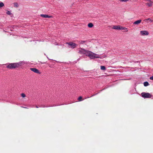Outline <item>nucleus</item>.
I'll list each match as a JSON object with an SVG mask.
<instances>
[{
    "label": "nucleus",
    "mask_w": 153,
    "mask_h": 153,
    "mask_svg": "<svg viewBox=\"0 0 153 153\" xmlns=\"http://www.w3.org/2000/svg\"><path fill=\"white\" fill-rule=\"evenodd\" d=\"M86 56H88L91 59L95 58H100L102 59L106 57V56L105 55L101 56L100 55L96 54L89 51H88Z\"/></svg>",
    "instance_id": "obj_1"
},
{
    "label": "nucleus",
    "mask_w": 153,
    "mask_h": 153,
    "mask_svg": "<svg viewBox=\"0 0 153 153\" xmlns=\"http://www.w3.org/2000/svg\"><path fill=\"white\" fill-rule=\"evenodd\" d=\"M120 1L122 2H126L128 1L129 0H119Z\"/></svg>",
    "instance_id": "obj_23"
},
{
    "label": "nucleus",
    "mask_w": 153,
    "mask_h": 153,
    "mask_svg": "<svg viewBox=\"0 0 153 153\" xmlns=\"http://www.w3.org/2000/svg\"><path fill=\"white\" fill-rule=\"evenodd\" d=\"M19 64H20V65L24 64H25V63L23 62H20Z\"/></svg>",
    "instance_id": "obj_24"
},
{
    "label": "nucleus",
    "mask_w": 153,
    "mask_h": 153,
    "mask_svg": "<svg viewBox=\"0 0 153 153\" xmlns=\"http://www.w3.org/2000/svg\"><path fill=\"white\" fill-rule=\"evenodd\" d=\"M112 28L116 30H125L127 29L125 27H123L119 25L114 26Z\"/></svg>",
    "instance_id": "obj_5"
},
{
    "label": "nucleus",
    "mask_w": 153,
    "mask_h": 153,
    "mask_svg": "<svg viewBox=\"0 0 153 153\" xmlns=\"http://www.w3.org/2000/svg\"><path fill=\"white\" fill-rule=\"evenodd\" d=\"M144 85L145 86H147L149 85V82L147 81L143 83Z\"/></svg>",
    "instance_id": "obj_12"
},
{
    "label": "nucleus",
    "mask_w": 153,
    "mask_h": 153,
    "mask_svg": "<svg viewBox=\"0 0 153 153\" xmlns=\"http://www.w3.org/2000/svg\"><path fill=\"white\" fill-rule=\"evenodd\" d=\"M19 66V64L18 63H14L8 64L6 67L9 69H12L17 68Z\"/></svg>",
    "instance_id": "obj_2"
},
{
    "label": "nucleus",
    "mask_w": 153,
    "mask_h": 153,
    "mask_svg": "<svg viewBox=\"0 0 153 153\" xmlns=\"http://www.w3.org/2000/svg\"><path fill=\"white\" fill-rule=\"evenodd\" d=\"M21 107H22V108H24V107H23L22 106H21ZM24 108H26V107H24Z\"/></svg>",
    "instance_id": "obj_27"
},
{
    "label": "nucleus",
    "mask_w": 153,
    "mask_h": 153,
    "mask_svg": "<svg viewBox=\"0 0 153 153\" xmlns=\"http://www.w3.org/2000/svg\"><path fill=\"white\" fill-rule=\"evenodd\" d=\"M145 21H148V20H149V21L151 22H153V20H152L151 19H150V18H149L148 19H146L145 20Z\"/></svg>",
    "instance_id": "obj_19"
},
{
    "label": "nucleus",
    "mask_w": 153,
    "mask_h": 153,
    "mask_svg": "<svg viewBox=\"0 0 153 153\" xmlns=\"http://www.w3.org/2000/svg\"><path fill=\"white\" fill-rule=\"evenodd\" d=\"M141 96L144 98H151L152 97V95L149 93L143 92L141 94Z\"/></svg>",
    "instance_id": "obj_3"
},
{
    "label": "nucleus",
    "mask_w": 153,
    "mask_h": 153,
    "mask_svg": "<svg viewBox=\"0 0 153 153\" xmlns=\"http://www.w3.org/2000/svg\"><path fill=\"white\" fill-rule=\"evenodd\" d=\"M141 20L140 19L136 21L133 23V24L134 25H137L139 24L141 22Z\"/></svg>",
    "instance_id": "obj_11"
},
{
    "label": "nucleus",
    "mask_w": 153,
    "mask_h": 153,
    "mask_svg": "<svg viewBox=\"0 0 153 153\" xmlns=\"http://www.w3.org/2000/svg\"><path fill=\"white\" fill-rule=\"evenodd\" d=\"M88 27L91 28L93 26V25L92 23H90L88 24Z\"/></svg>",
    "instance_id": "obj_13"
},
{
    "label": "nucleus",
    "mask_w": 153,
    "mask_h": 153,
    "mask_svg": "<svg viewBox=\"0 0 153 153\" xmlns=\"http://www.w3.org/2000/svg\"><path fill=\"white\" fill-rule=\"evenodd\" d=\"M97 94H98V93H97V94H94V95H92V96L91 97H93V96H95V95H96ZM90 97H86V98H85V99H87V98H90Z\"/></svg>",
    "instance_id": "obj_22"
},
{
    "label": "nucleus",
    "mask_w": 153,
    "mask_h": 153,
    "mask_svg": "<svg viewBox=\"0 0 153 153\" xmlns=\"http://www.w3.org/2000/svg\"><path fill=\"white\" fill-rule=\"evenodd\" d=\"M88 51V50H85L84 48H80L79 51V53L81 54H85L86 56L87 53Z\"/></svg>",
    "instance_id": "obj_4"
},
{
    "label": "nucleus",
    "mask_w": 153,
    "mask_h": 153,
    "mask_svg": "<svg viewBox=\"0 0 153 153\" xmlns=\"http://www.w3.org/2000/svg\"><path fill=\"white\" fill-rule=\"evenodd\" d=\"M7 14L11 15L12 14V13L9 11H7L6 13Z\"/></svg>",
    "instance_id": "obj_16"
},
{
    "label": "nucleus",
    "mask_w": 153,
    "mask_h": 153,
    "mask_svg": "<svg viewBox=\"0 0 153 153\" xmlns=\"http://www.w3.org/2000/svg\"><path fill=\"white\" fill-rule=\"evenodd\" d=\"M30 70L38 74H40V73L39 72V70L37 68H30Z\"/></svg>",
    "instance_id": "obj_7"
},
{
    "label": "nucleus",
    "mask_w": 153,
    "mask_h": 153,
    "mask_svg": "<svg viewBox=\"0 0 153 153\" xmlns=\"http://www.w3.org/2000/svg\"><path fill=\"white\" fill-rule=\"evenodd\" d=\"M13 4L14 7H18L19 6V5L18 3L16 2H14L13 3Z\"/></svg>",
    "instance_id": "obj_15"
},
{
    "label": "nucleus",
    "mask_w": 153,
    "mask_h": 153,
    "mask_svg": "<svg viewBox=\"0 0 153 153\" xmlns=\"http://www.w3.org/2000/svg\"><path fill=\"white\" fill-rule=\"evenodd\" d=\"M100 69L101 70H105L106 69V68L104 66H101Z\"/></svg>",
    "instance_id": "obj_14"
},
{
    "label": "nucleus",
    "mask_w": 153,
    "mask_h": 153,
    "mask_svg": "<svg viewBox=\"0 0 153 153\" xmlns=\"http://www.w3.org/2000/svg\"><path fill=\"white\" fill-rule=\"evenodd\" d=\"M56 45H58L57 44H56Z\"/></svg>",
    "instance_id": "obj_28"
},
{
    "label": "nucleus",
    "mask_w": 153,
    "mask_h": 153,
    "mask_svg": "<svg viewBox=\"0 0 153 153\" xmlns=\"http://www.w3.org/2000/svg\"><path fill=\"white\" fill-rule=\"evenodd\" d=\"M4 6V4L3 2H0V8Z\"/></svg>",
    "instance_id": "obj_18"
},
{
    "label": "nucleus",
    "mask_w": 153,
    "mask_h": 153,
    "mask_svg": "<svg viewBox=\"0 0 153 153\" xmlns=\"http://www.w3.org/2000/svg\"><path fill=\"white\" fill-rule=\"evenodd\" d=\"M140 33L141 35H148L149 34L148 32L146 30H142L140 31Z\"/></svg>",
    "instance_id": "obj_6"
},
{
    "label": "nucleus",
    "mask_w": 153,
    "mask_h": 153,
    "mask_svg": "<svg viewBox=\"0 0 153 153\" xmlns=\"http://www.w3.org/2000/svg\"><path fill=\"white\" fill-rule=\"evenodd\" d=\"M36 108H39V107H38V106H36Z\"/></svg>",
    "instance_id": "obj_26"
},
{
    "label": "nucleus",
    "mask_w": 153,
    "mask_h": 153,
    "mask_svg": "<svg viewBox=\"0 0 153 153\" xmlns=\"http://www.w3.org/2000/svg\"><path fill=\"white\" fill-rule=\"evenodd\" d=\"M40 16L42 17L45 18H52V16H49L46 14H41Z\"/></svg>",
    "instance_id": "obj_9"
},
{
    "label": "nucleus",
    "mask_w": 153,
    "mask_h": 153,
    "mask_svg": "<svg viewBox=\"0 0 153 153\" xmlns=\"http://www.w3.org/2000/svg\"><path fill=\"white\" fill-rule=\"evenodd\" d=\"M21 95L22 98H24L26 97V95L23 93H22Z\"/></svg>",
    "instance_id": "obj_17"
},
{
    "label": "nucleus",
    "mask_w": 153,
    "mask_h": 153,
    "mask_svg": "<svg viewBox=\"0 0 153 153\" xmlns=\"http://www.w3.org/2000/svg\"><path fill=\"white\" fill-rule=\"evenodd\" d=\"M149 79L151 80H153V76L150 77Z\"/></svg>",
    "instance_id": "obj_25"
},
{
    "label": "nucleus",
    "mask_w": 153,
    "mask_h": 153,
    "mask_svg": "<svg viewBox=\"0 0 153 153\" xmlns=\"http://www.w3.org/2000/svg\"><path fill=\"white\" fill-rule=\"evenodd\" d=\"M82 97L81 96L79 97L78 98V100H79V101H82L81 99H82Z\"/></svg>",
    "instance_id": "obj_21"
},
{
    "label": "nucleus",
    "mask_w": 153,
    "mask_h": 153,
    "mask_svg": "<svg viewBox=\"0 0 153 153\" xmlns=\"http://www.w3.org/2000/svg\"><path fill=\"white\" fill-rule=\"evenodd\" d=\"M147 1V4L149 7H151L153 5V2L151 1L150 0H148Z\"/></svg>",
    "instance_id": "obj_10"
},
{
    "label": "nucleus",
    "mask_w": 153,
    "mask_h": 153,
    "mask_svg": "<svg viewBox=\"0 0 153 153\" xmlns=\"http://www.w3.org/2000/svg\"><path fill=\"white\" fill-rule=\"evenodd\" d=\"M67 43L68 44V45L71 46L73 48H75L77 46V45L76 43H73L72 42H68Z\"/></svg>",
    "instance_id": "obj_8"
},
{
    "label": "nucleus",
    "mask_w": 153,
    "mask_h": 153,
    "mask_svg": "<svg viewBox=\"0 0 153 153\" xmlns=\"http://www.w3.org/2000/svg\"><path fill=\"white\" fill-rule=\"evenodd\" d=\"M86 42V41H85L83 40V41H80L79 43L80 44H83Z\"/></svg>",
    "instance_id": "obj_20"
}]
</instances>
